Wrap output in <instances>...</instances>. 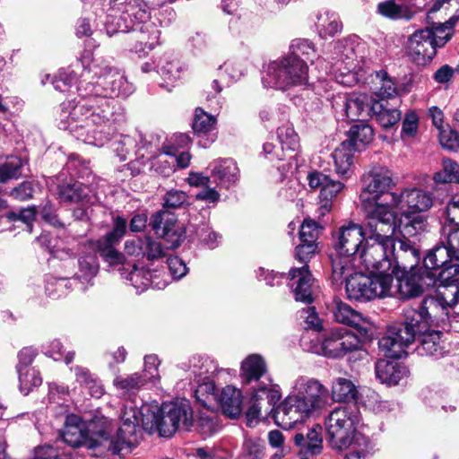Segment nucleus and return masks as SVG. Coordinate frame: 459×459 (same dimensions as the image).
I'll list each match as a JSON object with an SVG mask.
<instances>
[{
  "label": "nucleus",
  "mask_w": 459,
  "mask_h": 459,
  "mask_svg": "<svg viewBox=\"0 0 459 459\" xmlns=\"http://www.w3.org/2000/svg\"><path fill=\"white\" fill-rule=\"evenodd\" d=\"M75 66L82 67L77 92L82 99H90V102H108L115 108L113 98H126L134 91V85L120 70L109 65L103 58L92 57L90 52L77 60Z\"/></svg>",
  "instance_id": "nucleus-4"
},
{
  "label": "nucleus",
  "mask_w": 459,
  "mask_h": 459,
  "mask_svg": "<svg viewBox=\"0 0 459 459\" xmlns=\"http://www.w3.org/2000/svg\"><path fill=\"white\" fill-rule=\"evenodd\" d=\"M329 389L319 379L299 376L291 382L290 392L273 414L275 423L285 429L317 418L328 407Z\"/></svg>",
  "instance_id": "nucleus-3"
},
{
  "label": "nucleus",
  "mask_w": 459,
  "mask_h": 459,
  "mask_svg": "<svg viewBox=\"0 0 459 459\" xmlns=\"http://www.w3.org/2000/svg\"><path fill=\"white\" fill-rule=\"evenodd\" d=\"M360 82L368 83L370 91L383 99H391L398 93L395 82L384 70L370 74L365 82L362 78Z\"/></svg>",
  "instance_id": "nucleus-32"
},
{
  "label": "nucleus",
  "mask_w": 459,
  "mask_h": 459,
  "mask_svg": "<svg viewBox=\"0 0 459 459\" xmlns=\"http://www.w3.org/2000/svg\"><path fill=\"white\" fill-rule=\"evenodd\" d=\"M364 45L358 37H349L337 40L333 46V55L337 62L345 65L343 72H341L338 82L345 86H353L361 82L366 72L359 66V57Z\"/></svg>",
  "instance_id": "nucleus-12"
},
{
  "label": "nucleus",
  "mask_w": 459,
  "mask_h": 459,
  "mask_svg": "<svg viewBox=\"0 0 459 459\" xmlns=\"http://www.w3.org/2000/svg\"><path fill=\"white\" fill-rule=\"evenodd\" d=\"M359 347L360 341L355 333L344 328H337L324 333L320 351L317 352L328 358L337 359L359 350Z\"/></svg>",
  "instance_id": "nucleus-18"
},
{
  "label": "nucleus",
  "mask_w": 459,
  "mask_h": 459,
  "mask_svg": "<svg viewBox=\"0 0 459 459\" xmlns=\"http://www.w3.org/2000/svg\"><path fill=\"white\" fill-rule=\"evenodd\" d=\"M459 262V235H451L447 227L444 226L440 241L429 250L424 257L423 264L427 270L437 273L453 263Z\"/></svg>",
  "instance_id": "nucleus-16"
},
{
  "label": "nucleus",
  "mask_w": 459,
  "mask_h": 459,
  "mask_svg": "<svg viewBox=\"0 0 459 459\" xmlns=\"http://www.w3.org/2000/svg\"><path fill=\"white\" fill-rule=\"evenodd\" d=\"M76 77L77 73L74 68H63L59 70L58 74L52 79L51 82L56 91L65 92L75 82Z\"/></svg>",
  "instance_id": "nucleus-63"
},
{
  "label": "nucleus",
  "mask_w": 459,
  "mask_h": 459,
  "mask_svg": "<svg viewBox=\"0 0 459 459\" xmlns=\"http://www.w3.org/2000/svg\"><path fill=\"white\" fill-rule=\"evenodd\" d=\"M190 227L193 228V231L200 242L212 249L217 246L219 236L206 222L191 224Z\"/></svg>",
  "instance_id": "nucleus-59"
},
{
  "label": "nucleus",
  "mask_w": 459,
  "mask_h": 459,
  "mask_svg": "<svg viewBox=\"0 0 459 459\" xmlns=\"http://www.w3.org/2000/svg\"><path fill=\"white\" fill-rule=\"evenodd\" d=\"M437 184L459 183V164L449 158L442 160V169L433 175Z\"/></svg>",
  "instance_id": "nucleus-53"
},
{
  "label": "nucleus",
  "mask_w": 459,
  "mask_h": 459,
  "mask_svg": "<svg viewBox=\"0 0 459 459\" xmlns=\"http://www.w3.org/2000/svg\"><path fill=\"white\" fill-rule=\"evenodd\" d=\"M290 53L288 56H295L303 60L313 61L316 56V50L313 42L306 39H293L290 45Z\"/></svg>",
  "instance_id": "nucleus-56"
},
{
  "label": "nucleus",
  "mask_w": 459,
  "mask_h": 459,
  "mask_svg": "<svg viewBox=\"0 0 459 459\" xmlns=\"http://www.w3.org/2000/svg\"><path fill=\"white\" fill-rule=\"evenodd\" d=\"M373 102L374 100L365 93L351 92L336 97L333 108L339 119L355 121L371 115Z\"/></svg>",
  "instance_id": "nucleus-19"
},
{
  "label": "nucleus",
  "mask_w": 459,
  "mask_h": 459,
  "mask_svg": "<svg viewBox=\"0 0 459 459\" xmlns=\"http://www.w3.org/2000/svg\"><path fill=\"white\" fill-rule=\"evenodd\" d=\"M258 116L265 126H273L288 120L286 108L280 106H264L259 109Z\"/></svg>",
  "instance_id": "nucleus-55"
},
{
  "label": "nucleus",
  "mask_w": 459,
  "mask_h": 459,
  "mask_svg": "<svg viewBox=\"0 0 459 459\" xmlns=\"http://www.w3.org/2000/svg\"><path fill=\"white\" fill-rule=\"evenodd\" d=\"M408 368L401 363L379 359L376 363V375L381 383L388 385H397L401 380L407 377Z\"/></svg>",
  "instance_id": "nucleus-31"
},
{
  "label": "nucleus",
  "mask_w": 459,
  "mask_h": 459,
  "mask_svg": "<svg viewBox=\"0 0 459 459\" xmlns=\"http://www.w3.org/2000/svg\"><path fill=\"white\" fill-rule=\"evenodd\" d=\"M159 160L160 162L169 163L168 173L175 171L176 167L179 169H186L188 167L191 160L189 152L178 151L171 146H164L162 153L160 154Z\"/></svg>",
  "instance_id": "nucleus-51"
},
{
  "label": "nucleus",
  "mask_w": 459,
  "mask_h": 459,
  "mask_svg": "<svg viewBox=\"0 0 459 459\" xmlns=\"http://www.w3.org/2000/svg\"><path fill=\"white\" fill-rule=\"evenodd\" d=\"M431 281L435 285L437 282L443 284L459 285V264L455 263L437 273H431Z\"/></svg>",
  "instance_id": "nucleus-57"
},
{
  "label": "nucleus",
  "mask_w": 459,
  "mask_h": 459,
  "mask_svg": "<svg viewBox=\"0 0 459 459\" xmlns=\"http://www.w3.org/2000/svg\"><path fill=\"white\" fill-rule=\"evenodd\" d=\"M119 271L121 276L129 281L139 292L145 290L149 286L159 287V284L154 281L156 275H153L148 269L134 265L131 271L124 266Z\"/></svg>",
  "instance_id": "nucleus-42"
},
{
  "label": "nucleus",
  "mask_w": 459,
  "mask_h": 459,
  "mask_svg": "<svg viewBox=\"0 0 459 459\" xmlns=\"http://www.w3.org/2000/svg\"><path fill=\"white\" fill-rule=\"evenodd\" d=\"M79 271L76 273V279L81 281L83 290L89 285H92V279L99 272L98 259L95 254H88L81 256L78 260Z\"/></svg>",
  "instance_id": "nucleus-47"
},
{
  "label": "nucleus",
  "mask_w": 459,
  "mask_h": 459,
  "mask_svg": "<svg viewBox=\"0 0 459 459\" xmlns=\"http://www.w3.org/2000/svg\"><path fill=\"white\" fill-rule=\"evenodd\" d=\"M289 278L295 299L307 304L312 303L317 286L308 266L302 265L300 268L290 269Z\"/></svg>",
  "instance_id": "nucleus-20"
},
{
  "label": "nucleus",
  "mask_w": 459,
  "mask_h": 459,
  "mask_svg": "<svg viewBox=\"0 0 459 459\" xmlns=\"http://www.w3.org/2000/svg\"><path fill=\"white\" fill-rule=\"evenodd\" d=\"M203 367L204 364L202 365L199 370H196V365L195 364L192 372L197 378V382H200L201 380L203 381L198 385L195 390L196 399L203 403L204 404H206L207 402H211L212 400H217L219 395L214 382L211 380L209 377L204 376L205 373H207L208 370L206 369L205 372L202 371Z\"/></svg>",
  "instance_id": "nucleus-46"
},
{
  "label": "nucleus",
  "mask_w": 459,
  "mask_h": 459,
  "mask_svg": "<svg viewBox=\"0 0 459 459\" xmlns=\"http://www.w3.org/2000/svg\"><path fill=\"white\" fill-rule=\"evenodd\" d=\"M405 217L404 221H401L399 224L396 223V230L402 234L404 238L416 237L427 229V216L423 214H403Z\"/></svg>",
  "instance_id": "nucleus-50"
},
{
  "label": "nucleus",
  "mask_w": 459,
  "mask_h": 459,
  "mask_svg": "<svg viewBox=\"0 0 459 459\" xmlns=\"http://www.w3.org/2000/svg\"><path fill=\"white\" fill-rule=\"evenodd\" d=\"M308 186L312 189L320 188V202H324L323 208L325 212H330L332 201L344 188V184L341 181L333 180L329 176L314 170L307 175Z\"/></svg>",
  "instance_id": "nucleus-25"
},
{
  "label": "nucleus",
  "mask_w": 459,
  "mask_h": 459,
  "mask_svg": "<svg viewBox=\"0 0 459 459\" xmlns=\"http://www.w3.org/2000/svg\"><path fill=\"white\" fill-rule=\"evenodd\" d=\"M399 247H395V239L394 238V252L390 255L392 259V270L389 271L394 274L400 272H408L418 264L420 259V250L407 240H399Z\"/></svg>",
  "instance_id": "nucleus-27"
},
{
  "label": "nucleus",
  "mask_w": 459,
  "mask_h": 459,
  "mask_svg": "<svg viewBox=\"0 0 459 459\" xmlns=\"http://www.w3.org/2000/svg\"><path fill=\"white\" fill-rule=\"evenodd\" d=\"M121 115L108 102L99 104L82 99L78 103L64 102L58 117V127L68 131L84 143L101 147L115 130Z\"/></svg>",
  "instance_id": "nucleus-2"
},
{
  "label": "nucleus",
  "mask_w": 459,
  "mask_h": 459,
  "mask_svg": "<svg viewBox=\"0 0 459 459\" xmlns=\"http://www.w3.org/2000/svg\"><path fill=\"white\" fill-rule=\"evenodd\" d=\"M399 247H395V239L394 238V252L390 255L392 259V270L389 271L394 274L400 272H408L418 264L420 259V250L407 240H399Z\"/></svg>",
  "instance_id": "nucleus-26"
},
{
  "label": "nucleus",
  "mask_w": 459,
  "mask_h": 459,
  "mask_svg": "<svg viewBox=\"0 0 459 459\" xmlns=\"http://www.w3.org/2000/svg\"><path fill=\"white\" fill-rule=\"evenodd\" d=\"M434 201L430 193L420 188H406L401 193H392L390 201L381 204L391 212L399 210L403 214H420L433 206Z\"/></svg>",
  "instance_id": "nucleus-17"
},
{
  "label": "nucleus",
  "mask_w": 459,
  "mask_h": 459,
  "mask_svg": "<svg viewBox=\"0 0 459 459\" xmlns=\"http://www.w3.org/2000/svg\"><path fill=\"white\" fill-rule=\"evenodd\" d=\"M264 445L259 437H247L242 446V459H262L264 457Z\"/></svg>",
  "instance_id": "nucleus-60"
},
{
  "label": "nucleus",
  "mask_w": 459,
  "mask_h": 459,
  "mask_svg": "<svg viewBox=\"0 0 459 459\" xmlns=\"http://www.w3.org/2000/svg\"><path fill=\"white\" fill-rule=\"evenodd\" d=\"M343 276L346 281V293L350 299L369 301L377 298H385L393 294V277L391 274L372 273L369 275L359 273Z\"/></svg>",
  "instance_id": "nucleus-11"
},
{
  "label": "nucleus",
  "mask_w": 459,
  "mask_h": 459,
  "mask_svg": "<svg viewBox=\"0 0 459 459\" xmlns=\"http://www.w3.org/2000/svg\"><path fill=\"white\" fill-rule=\"evenodd\" d=\"M331 396L337 403L356 402L359 391L357 385L351 379L336 377L331 385Z\"/></svg>",
  "instance_id": "nucleus-44"
},
{
  "label": "nucleus",
  "mask_w": 459,
  "mask_h": 459,
  "mask_svg": "<svg viewBox=\"0 0 459 459\" xmlns=\"http://www.w3.org/2000/svg\"><path fill=\"white\" fill-rule=\"evenodd\" d=\"M357 152L349 145V143L342 142L333 152V159L336 173L345 178L352 174V164L354 153Z\"/></svg>",
  "instance_id": "nucleus-43"
},
{
  "label": "nucleus",
  "mask_w": 459,
  "mask_h": 459,
  "mask_svg": "<svg viewBox=\"0 0 459 459\" xmlns=\"http://www.w3.org/2000/svg\"><path fill=\"white\" fill-rule=\"evenodd\" d=\"M412 342L395 324L387 327L385 335L378 341L380 351L388 358L401 359L407 354L406 349Z\"/></svg>",
  "instance_id": "nucleus-21"
},
{
  "label": "nucleus",
  "mask_w": 459,
  "mask_h": 459,
  "mask_svg": "<svg viewBox=\"0 0 459 459\" xmlns=\"http://www.w3.org/2000/svg\"><path fill=\"white\" fill-rule=\"evenodd\" d=\"M450 35L438 36L429 27L416 30L407 42V52L417 65H425L436 56L437 48L443 47Z\"/></svg>",
  "instance_id": "nucleus-14"
},
{
  "label": "nucleus",
  "mask_w": 459,
  "mask_h": 459,
  "mask_svg": "<svg viewBox=\"0 0 459 459\" xmlns=\"http://www.w3.org/2000/svg\"><path fill=\"white\" fill-rule=\"evenodd\" d=\"M105 28L109 37L131 31V39L136 41L134 51L139 54L152 50L159 44L160 32L158 26L141 8L132 7L119 15L108 14Z\"/></svg>",
  "instance_id": "nucleus-7"
},
{
  "label": "nucleus",
  "mask_w": 459,
  "mask_h": 459,
  "mask_svg": "<svg viewBox=\"0 0 459 459\" xmlns=\"http://www.w3.org/2000/svg\"><path fill=\"white\" fill-rule=\"evenodd\" d=\"M21 167L22 160L17 157H9L4 162H0V183L18 178Z\"/></svg>",
  "instance_id": "nucleus-64"
},
{
  "label": "nucleus",
  "mask_w": 459,
  "mask_h": 459,
  "mask_svg": "<svg viewBox=\"0 0 459 459\" xmlns=\"http://www.w3.org/2000/svg\"><path fill=\"white\" fill-rule=\"evenodd\" d=\"M311 19L316 33L322 39L333 38L342 30V22L339 15L328 9L316 11Z\"/></svg>",
  "instance_id": "nucleus-30"
},
{
  "label": "nucleus",
  "mask_w": 459,
  "mask_h": 459,
  "mask_svg": "<svg viewBox=\"0 0 459 459\" xmlns=\"http://www.w3.org/2000/svg\"><path fill=\"white\" fill-rule=\"evenodd\" d=\"M419 336L417 353L420 356H429L436 359L445 353V347L441 340L442 333L437 330H427Z\"/></svg>",
  "instance_id": "nucleus-33"
},
{
  "label": "nucleus",
  "mask_w": 459,
  "mask_h": 459,
  "mask_svg": "<svg viewBox=\"0 0 459 459\" xmlns=\"http://www.w3.org/2000/svg\"><path fill=\"white\" fill-rule=\"evenodd\" d=\"M394 186L395 182L390 169L383 166H374L370 169L365 178V186L359 195L366 215L377 204L390 201V195L393 193L390 189Z\"/></svg>",
  "instance_id": "nucleus-13"
},
{
  "label": "nucleus",
  "mask_w": 459,
  "mask_h": 459,
  "mask_svg": "<svg viewBox=\"0 0 459 459\" xmlns=\"http://www.w3.org/2000/svg\"><path fill=\"white\" fill-rule=\"evenodd\" d=\"M184 68V65L178 60L169 57L161 58L157 65V72L168 85L181 80Z\"/></svg>",
  "instance_id": "nucleus-52"
},
{
  "label": "nucleus",
  "mask_w": 459,
  "mask_h": 459,
  "mask_svg": "<svg viewBox=\"0 0 459 459\" xmlns=\"http://www.w3.org/2000/svg\"><path fill=\"white\" fill-rule=\"evenodd\" d=\"M368 235L357 263L367 270L380 274H391L390 254L394 252V234L396 231V212L382 204H377L366 215Z\"/></svg>",
  "instance_id": "nucleus-5"
},
{
  "label": "nucleus",
  "mask_w": 459,
  "mask_h": 459,
  "mask_svg": "<svg viewBox=\"0 0 459 459\" xmlns=\"http://www.w3.org/2000/svg\"><path fill=\"white\" fill-rule=\"evenodd\" d=\"M331 311L336 322L356 328L360 334L367 336L372 328V323L350 305L340 299H333Z\"/></svg>",
  "instance_id": "nucleus-23"
},
{
  "label": "nucleus",
  "mask_w": 459,
  "mask_h": 459,
  "mask_svg": "<svg viewBox=\"0 0 459 459\" xmlns=\"http://www.w3.org/2000/svg\"><path fill=\"white\" fill-rule=\"evenodd\" d=\"M435 301V311H446L449 307L459 302V285L438 283L435 296H429Z\"/></svg>",
  "instance_id": "nucleus-41"
},
{
  "label": "nucleus",
  "mask_w": 459,
  "mask_h": 459,
  "mask_svg": "<svg viewBox=\"0 0 459 459\" xmlns=\"http://www.w3.org/2000/svg\"><path fill=\"white\" fill-rule=\"evenodd\" d=\"M121 425L117 432L114 450L120 451L137 441L141 424L149 431H158L160 437H169L179 429L187 430L193 424V410L189 401L182 399L175 403L143 404L139 409L127 403L120 415Z\"/></svg>",
  "instance_id": "nucleus-1"
},
{
  "label": "nucleus",
  "mask_w": 459,
  "mask_h": 459,
  "mask_svg": "<svg viewBox=\"0 0 459 459\" xmlns=\"http://www.w3.org/2000/svg\"><path fill=\"white\" fill-rule=\"evenodd\" d=\"M437 316L434 299H424L417 307L404 308L403 321L395 325L400 326L404 334L408 333L413 342L416 336L429 329Z\"/></svg>",
  "instance_id": "nucleus-15"
},
{
  "label": "nucleus",
  "mask_w": 459,
  "mask_h": 459,
  "mask_svg": "<svg viewBox=\"0 0 459 459\" xmlns=\"http://www.w3.org/2000/svg\"><path fill=\"white\" fill-rule=\"evenodd\" d=\"M127 229V221L121 216H117L112 221V230L97 240L96 244L116 246L125 236Z\"/></svg>",
  "instance_id": "nucleus-54"
},
{
  "label": "nucleus",
  "mask_w": 459,
  "mask_h": 459,
  "mask_svg": "<svg viewBox=\"0 0 459 459\" xmlns=\"http://www.w3.org/2000/svg\"><path fill=\"white\" fill-rule=\"evenodd\" d=\"M227 416L235 419L242 411V395L240 390L232 385L225 386L217 399Z\"/></svg>",
  "instance_id": "nucleus-39"
},
{
  "label": "nucleus",
  "mask_w": 459,
  "mask_h": 459,
  "mask_svg": "<svg viewBox=\"0 0 459 459\" xmlns=\"http://www.w3.org/2000/svg\"><path fill=\"white\" fill-rule=\"evenodd\" d=\"M277 138L281 148L277 149L274 156L278 160L286 159L288 152L293 153L299 149V137L289 123L278 127Z\"/></svg>",
  "instance_id": "nucleus-36"
},
{
  "label": "nucleus",
  "mask_w": 459,
  "mask_h": 459,
  "mask_svg": "<svg viewBox=\"0 0 459 459\" xmlns=\"http://www.w3.org/2000/svg\"><path fill=\"white\" fill-rule=\"evenodd\" d=\"M124 249L126 255L137 259L146 258L153 261L166 256V251L160 242L147 236L127 239Z\"/></svg>",
  "instance_id": "nucleus-22"
},
{
  "label": "nucleus",
  "mask_w": 459,
  "mask_h": 459,
  "mask_svg": "<svg viewBox=\"0 0 459 459\" xmlns=\"http://www.w3.org/2000/svg\"><path fill=\"white\" fill-rule=\"evenodd\" d=\"M264 396L266 397L270 406L274 405L281 396L280 387L273 385L270 380L259 385L258 387H255L251 398L252 404L246 414L247 423L249 427L255 425L261 417L262 406L259 401L263 400Z\"/></svg>",
  "instance_id": "nucleus-24"
},
{
  "label": "nucleus",
  "mask_w": 459,
  "mask_h": 459,
  "mask_svg": "<svg viewBox=\"0 0 459 459\" xmlns=\"http://www.w3.org/2000/svg\"><path fill=\"white\" fill-rule=\"evenodd\" d=\"M264 87L287 91L291 87L304 86L308 82L307 62L295 56H284L267 65L262 78Z\"/></svg>",
  "instance_id": "nucleus-10"
},
{
  "label": "nucleus",
  "mask_w": 459,
  "mask_h": 459,
  "mask_svg": "<svg viewBox=\"0 0 459 459\" xmlns=\"http://www.w3.org/2000/svg\"><path fill=\"white\" fill-rule=\"evenodd\" d=\"M359 418L351 407L341 406L333 410L326 420L325 429L331 446L336 450L352 447L345 459H362L368 448V439L357 432Z\"/></svg>",
  "instance_id": "nucleus-6"
},
{
  "label": "nucleus",
  "mask_w": 459,
  "mask_h": 459,
  "mask_svg": "<svg viewBox=\"0 0 459 459\" xmlns=\"http://www.w3.org/2000/svg\"><path fill=\"white\" fill-rule=\"evenodd\" d=\"M377 13L390 20L410 21L418 13L412 5L400 4L396 0H385L380 2L377 6Z\"/></svg>",
  "instance_id": "nucleus-35"
},
{
  "label": "nucleus",
  "mask_w": 459,
  "mask_h": 459,
  "mask_svg": "<svg viewBox=\"0 0 459 459\" xmlns=\"http://www.w3.org/2000/svg\"><path fill=\"white\" fill-rule=\"evenodd\" d=\"M89 195V188L83 184L71 179L58 186V196L61 202H83Z\"/></svg>",
  "instance_id": "nucleus-48"
},
{
  "label": "nucleus",
  "mask_w": 459,
  "mask_h": 459,
  "mask_svg": "<svg viewBox=\"0 0 459 459\" xmlns=\"http://www.w3.org/2000/svg\"><path fill=\"white\" fill-rule=\"evenodd\" d=\"M373 138V128L368 124L359 121L351 126L348 132V138L344 142L349 143V145L358 152L369 144Z\"/></svg>",
  "instance_id": "nucleus-45"
},
{
  "label": "nucleus",
  "mask_w": 459,
  "mask_h": 459,
  "mask_svg": "<svg viewBox=\"0 0 459 459\" xmlns=\"http://www.w3.org/2000/svg\"><path fill=\"white\" fill-rule=\"evenodd\" d=\"M177 222L175 214L167 211H160L151 217L150 226L156 235L178 243L181 240L183 232Z\"/></svg>",
  "instance_id": "nucleus-29"
},
{
  "label": "nucleus",
  "mask_w": 459,
  "mask_h": 459,
  "mask_svg": "<svg viewBox=\"0 0 459 459\" xmlns=\"http://www.w3.org/2000/svg\"><path fill=\"white\" fill-rule=\"evenodd\" d=\"M216 117L197 108L195 113L193 129L197 134H205L214 128Z\"/></svg>",
  "instance_id": "nucleus-61"
},
{
  "label": "nucleus",
  "mask_w": 459,
  "mask_h": 459,
  "mask_svg": "<svg viewBox=\"0 0 459 459\" xmlns=\"http://www.w3.org/2000/svg\"><path fill=\"white\" fill-rule=\"evenodd\" d=\"M370 117H375L382 127L390 128L400 121L402 112L396 108H388L381 102L374 100Z\"/></svg>",
  "instance_id": "nucleus-49"
},
{
  "label": "nucleus",
  "mask_w": 459,
  "mask_h": 459,
  "mask_svg": "<svg viewBox=\"0 0 459 459\" xmlns=\"http://www.w3.org/2000/svg\"><path fill=\"white\" fill-rule=\"evenodd\" d=\"M240 377L244 384L255 385L252 386V390L255 391V387H258L263 383H267L268 380L272 382V379L267 377V367L264 358L258 354L248 355L241 363Z\"/></svg>",
  "instance_id": "nucleus-28"
},
{
  "label": "nucleus",
  "mask_w": 459,
  "mask_h": 459,
  "mask_svg": "<svg viewBox=\"0 0 459 459\" xmlns=\"http://www.w3.org/2000/svg\"><path fill=\"white\" fill-rule=\"evenodd\" d=\"M148 144L143 135L140 132H135L134 136L121 135L112 143V149L117 153L121 160H126L131 152L147 148Z\"/></svg>",
  "instance_id": "nucleus-37"
},
{
  "label": "nucleus",
  "mask_w": 459,
  "mask_h": 459,
  "mask_svg": "<svg viewBox=\"0 0 459 459\" xmlns=\"http://www.w3.org/2000/svg\"><path fill=\"white\" fill-rule=\"evenodd\" d=\"M368 230L354 222L341 226L333 234L335 254L331 256L332 279L342 281V277L354 271L359 253L366 243Z\"/></svg>",
  "instance_id": "nucleus-8"
},
{
  "label": "nucleus",
  "mask_w": 459,
  "mask_h": 459,
  "mask_svg": "<svg viewBox=\"0 0 459 459\" xmlns=\"http://www.w3.org/2000/svg\"><path fill=\"white\" fill-rule=\"evenodd\" d=\"M393 275V294H399L402 299H410L420 295L423 291L415 275H408L407 272H400Z\"/></svg>",
  "instance_id": "nucleus-34"
},
{
  "label": "nucleus",
  "mask_w": 459,
  "mask_h": 459,
  "mask_svg": "<svg viewBox=\"0 0 459 459\" xmlns=\"http://www.w3.org/2000/svg\"><path fill=\"white\" fill-rule=\"evenodd\" d=\"M19 382H20V390L24 394H28L29 392L33 388L41 385L42 378L39 376V373L34 369H19Z\"/></svg>",
  "instance_id": "nucleus-62"
},
{
  "label": "nucleus",
  "mask_w": 459,
  "mask_h": 459,
  "mask_svg": "<svg viewBox=\"0 0 459 459\" xmlns=\"http://www.w3.org/2000/svg\"><path fill=\"white\" fill-rule=\"evenodd\" d=\"M109 428L110 421L104 416H97L86 422L75 414H69L65 418L62 437L71 447L93 449L100 446L99 439L109 438Z\"/></svg>",
  "instance_id": "nucleus-9"
},
{
  "label": "nucleus",
  "mask_w": 459,
  "mask_h": 459,
  "mask_svg": "<svg viewBox=\"0 0 459 459\" xmlns=\"http://www.w3.org/2000/svg\"><path fill=\"white\" fill-rule=\"evenodd\" d=\"M147 378L139 372L119 375L113 380V386L123 397L134 395L142 387L147 384Z\"/></svg>",
  "instance_id": "nucleus-40"
},
{
  "label": "nucleus",
  "mask_w": 459,
  "mask_h": 459,
  "mask_svg": "<svg viewBox=\"0 0 459 459\" xmlns=\"http://www.w3.org/2000/svg\"><path fill=\"white\" fill-rule=\"evenodd\" d=\"M70 400V390L68 386L51 383L48 385V401L50 404L60 406L65 411L68 407L66 403Z\"/></svg>",
  "instance_id": "nucleus-58"
},
{
  "label": "nucleus",
  "mask_w": 459,
  "mask_h": 459,
  "mask_svg": "<svg viewBox=\"0 0 459 459\" xmlns=\"http://www.w3.org/2000/svg\"><path fill=\"white\" fill-rule=\"evenodd\" d=\"M211 174L219 186L229 187L237 181L238 169L232 160H221L211 164Z\"/></svg>",
  "instance_id": "nucleus-38"
}]
</instances>
